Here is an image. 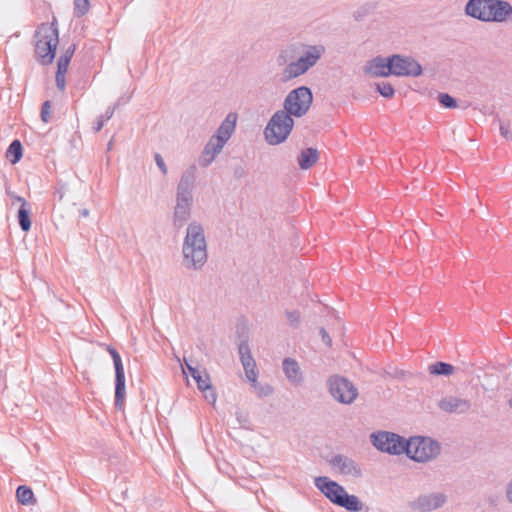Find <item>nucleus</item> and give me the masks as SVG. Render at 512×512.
<instances>
[{"label": "nucleus", "instance_id": "obj_6", "mask_svg": "<svg viewBox=\"0 0 512 512\" xmlns=\"http://www.w3.org/2000/svg\"><path fill=\"white\" fill-rule=\"evenodd\" d=\"M237 114L229 113L222 121L215 134H213L203 150L201 165L207 167L221 152L226 142L230 139L236 128Z\"/></svg>", "mask_w": 512, "mask_h": 512}, {"label": "nucleus", "instance_id": "obj_46", "mask_svg": "<svg viewBox=\"0 0 512 512\" xmlns=\"http://www.w3.org/2000/svg\"><path fill=\"white\" fill-rule=\"evenodd\" d=\"M130 99H131V96H129V97H127V98H125L124 96H122V97H120L118 100H120V105H122V104H126V103H128V102L130 101Z\"/></svg>", "mask_w": 512, "mask_h": 512}, {"label": "nucleus", "instance_id": "obj_21", "mask_svg": "<svg viewBox=\"0 0 512 512\" xmlns=\"http://www.w3.org/2000/svg\"><path fill=\"white\" fill-rule=\"evenodd\" d=\"M319 159V152L316 148L308 147L303 149L298 155V165L302 170H308L313 167Z\"/></svg>", "mask_w": 512, "mask_h": 512}, {"label": "nucleus", "instance_id": "obj_33", "mask_svg": "<svg viewBox=\"0 0 512 512\" xmlns=\"http://www.w3.org/2000/svg\"><path fill=\"white\" fill-rule=\"evenodd\" d=\"M247 379L251 382V385L256 388L258 385L256 363L253 361L252 365H243Z\"/></svg>", "mask_w": 512, "mask_h": 512}, {"label": "nucleus", "instance_id": "obj_35", "mask_svg": "<svg viewBox=\"0 0 512 512\" xmlns=\"http://www.w3.org/2000/svg\"><path fill=\"white\" fill-rule=\"evenodd\" d=\"M287 319L292 328H298L301 323V317L298 310L287 311L286 312Z\"/></svg>", "mask_w": 512, "mask_h": 512}, {"label": "nucleus", "instance_id": "obj_45", "mask_svg": "<svg viewBox=\"0 0 512 512\" xmlns=\"http://www.w3.org/2000/svg\"><path fill=\"white\" fill-rule=\"evenodd\" d=\"M79 214L81 217L86 218L89 216V210L87 208H83L79 210Z\"/></svg>", "mask_w": 512, "mask_h": 512}, {"label": "nucleus", "instance_id": "obj_27", "mask_svg": "<svg viewBox=\"0 0 512 512\" xmlns=\"http://www.w3.org/2000/svg\"><path fill=\"white\" fill-rule=\"evenodd\" d=\"M119 106H120V100H117V102L115 104H113L112 106H109L106 109L104 114L100 115L97 118V120H96V122H95V124L93 126V129H94L95 132H99L103 128L105 121H108V120H110L112 118L115 110Z\"/></svg>", "mask_w": 512, "mask_h": 512}, {"label": "nucleus", "instance_id": "obj_8", "mask_svg": "<svg viewBox=\"0 0 512 512\" xmlns=\"http://www.w3.org/2000/svg\"><path fill=\"white\" fill-rule=\"evenodd\" d=\"M440 444L429 437L415 436L407 441L405 454L416 462H427L440 454Z\"/></svg>", "mask_w": 512, "mask_h": 512}, {"label": "nucleus", "instance_id": "obj_34", "mask_svg": "<svg viewBox=\"0 0 512 512\" xmlns=\"http://www.w3.org/2000/svg\"><path fill=\"white\" fill-rule=\"evenodd\" d=\"M51 101L46 100L41 107L40 117L42 122L49 123L51 121Z\"/></svg>", "mask_w": 512, "mask_h": 512}, {"label": "nucleus", "instance_id": "obj_3", "mask_svg": "<svg viewBox=\"0 0 512 512\" xmlns=\"http://www.w3.org/2000/svg\"><path fill=\"white\" fill-rule=\"evenodd\" d=\"M185 265L188 269L199 270L207 261V245L202 225L196 221L187 227L182 247Z\"/></svg>", "mask_w": 512, "mask_h": 512}, {"label": "nucleus", "instance_id": "obj_30", "mask_svg": "<svg viewBox=\"0 0 512 512\" xmlns=\"http://www.w3.org/2000/svg\"><path fill=\"white\" fill-rule=\"evenodd\" d=\"M437 99L444 108L453 109L457 107V100L448 93H439Z\"/></svg>", "mask_w": 512, "mask_h": 512}, {"label": "nucleus", "instance_id": "obj_20", "mask_svg": "<svg viewBox=\"0 0 512 512\" xmlns=\"http://www.w3.org/2000/svg\"><path fill=\"white\" fill-rule=\"evenodd\" d=\"M282 367L284 374L290 383L298 386L303 382V375L296 360L287 357L283 360Z\"/></svg>", "mask_w": 512, "mask_h": 512}, {"label": "nucleus", "instance_id": "obj_48", "mask_svg": "<svg viewBox=\"0 0 512 512\" xmlns=\"http://www.w3.org/2000/svg\"><path fill=\"white\" fill-rule=\"evenodd\" d=\"M111 147H112V141H110V142L108 143V150H109V149H111Z\"/></svg>", "mask_w": 512, "mask_h": 512}, {"label": "nucleus", "instance_id": "obj_37", "mask_svg": "<svg viewBox=\"0 0 512 512\" xmlns=\"http://www.w3.org/2000/svg\"><path fill=\"white\" fill-rule=\"evenodd\" d=\"M255 389L257 390V394H258L259 397H266V396H269L270 394L273 393L272 386H270L268 384L261 385L258 382V385H257V387Z\"/></svg>", "mask_w": 512, "mask_h": 512}, {"label": "nucleus", "instance_id": "obj_25", "mask_svg": "<svg viewBox=\"0 0 512 512\" xmlns=\"http://www.w3.org/2000/svg\"><path fill=\"white\" fill-rule=\"evenodd\" d=\"M370 65L375 76L387 77L388 75L380 74V72L385 73L387 70H390V56L386 58L378 56L371 60Z\"/></svg>", "mask_w": 512, "mask_h": 512}, {"label": "nucleus", "instance_id": "obj_22", "mask_svg": "<svg viewBox=\"0 0 512 512\" xmlns=\"http://www.w3.org/2000/svg\"><path fill=\"white\" fill-rule=\"evenodd\" d=\"M18 224L23 232L31 229V206L29 203L21 204L17 212Z\"/></svg>", "mask_w": 512, "mask_h": 512}, {"label": "nucleus", "instance_id": "obj_1", "mask_svg": "<svg viewBox=\"0 0 512 512\" xmlns=\"http://www.w3.org/2000/svg\"><path fill=\"white\" fill-rule=\"evenodd\" d=\"M325 53L323 45L307 46L302 54H299L296 46H288L280 50L276 62L278 66H284L281 72V81L286 83L301 75H304L314 67Z\"/></svg>", "mask_w": 512, "mask_h": 512}, {"label": "nucleus", "instance_id": "obj_28", "mask_svg": "<svg viewBox=\"0 0 512 512\" xmlns=\"http://www.w3.org/2000/svg\"><path fill=\"white\" fill-rule=\"evenodd\" d=\"M238 352L242 365H252L254 359L252 357L250 347L246 340H242L238 345Z\"/></svg>", "mask_w": 512, "mask_h": 512}, {"label": "nucleus", "instance_id": "obj_17", "mask_svg": "<svg viewBox=\"0 0 512 512\" xmlns=\"http://www.w3.org/2000/svg\"><path fill=\"white\" fill-rule=\"evenodd\" d=\"M196 166H189L181 175L177 184L176 196L193 198V189L196 180Z\"/></svg>", "mask_w": 512, "mask_h": 512}, {"label": "nucleus", "instance_id": "obj_23", "mask_svg": "<svg viewBox=\"0 0 512 512\" xmlns=\"http://www.w3.org/2000/svg\"><path fill=\"white\" fill-rule=\"evenodd\" d=\"M16 498L22 505H33L36 503L32 489L26 485L18 486L16 489Z\"/></svg>", "mask_w": 512, "mask_h": 512}, {"label": "nucleus", "instance_id": "obj_44", "mask_svg": "<svg viewBox=\"0 0 512 512\" xmlns=\"http://www.w3.org/2000/svg\"><path fill=\"white\" fill-rule=\"evenodd\" d=\"M506 494H507L508 500L512 503V480L508 484Z\"/></svg>", "mask_w": 512, "mask_h": 512}, {"label": "nucleus", "instance_id": "obj_42", "mask_svg": "<svg viewBox=\"0 0 512 512\" xmlns=\"http://www.w3.org/2000/svg\"><path fill=\"white\" fill-rule=\"evenodd\" d=\"M77 46L75 43H72L70 44L66 50L64 51V53L62 54L63 56H68L69 60H71V58L73 57L74 53H75V50H76Z\"/></svg>", "mask_w": 512, "mask_h": 512}, {"label": "nucleus", "instance_id": "obj_38", "mask_svg": "<svg viewBox=\"0 0 512 512\" xmlns=\"http://www.w3.org/2000/svg\"><path fill=\"white\" fill-rule=\"evenodd\" d=\"M154 160L156 162V165L157 167L159 168V170L161 171V173L165 176L167 175L168 173V169H167V166L164 162V159L163 157L161 156L160 153H155L154 154Z\"/></svg>", "mask_w": 512, "mask_h": 512}, {"label": "nucleus", "instance_id": "obj_19", "mask_svg": "<svg viewBox=\"0 0 512 512\" xmlns=\"http://www.w3.org/2000/svg\"><path fill=\"white\" fill-rule=\"evenodd\" d=\"M126 398L125 371L115 372V397L114 406L117 410L123 411Z\"/></svg>", "mask_w": 512, "mask_h": 512}, {"label": "nucleus", "instance_id": "obj_50", "mask_svg": "<svg viewBox=\"0 0 512 512\" xmlns=\"http://www.w3.org/2000/svg\"><path fill=\"white\" fill-rule=\"evenodd\" d=\"M242 420H243V417L238 416V421H239V422H242Z\"/></svg>", "mask_w": 512, "mask_h": 512}, {"label": "nucleus", "instance_id": "obj_39", "mask_svg": "<svg viewBox=\"0 0 512 512\" xmlns=\"http://www.w3.org/2000/svg\"><path fill=\"white\" fill-rule=\"evenodd\" d=\"M70 61L68 56L61 55L57 62V71L67 72Z\"/></svg>", "mask_w": 512, "mask_h": 512}, {"label": "nucleus", "instance_id": "obj_13", "mask_svg": "<svg viewBox=\"0 0 512 512\" xmlns=\"http://www.w3.org/2000/svg\"><path fill=\"white\" fill-rule=\"evenodd\" d=\"M185 366L190 376L195 380L197 388L204 393L205 399L210 404H214L217 399V394L211 384L210 376L205 369L199 370L191 363L185 360Z\"/></svg>", "mask_w": 512, "mask_h": 512}, {"label": "nucleus", "instance_id": "obj_29", "mask_svg": "<svg viewBox=\"0 0 512 512\" xmlns=\"http://www.w3.org/2000/svg\"><path fill=\"white\" fill-rule=\"evenodd\" d=\"M106 350L112 357L115 372L124 371L122 359H121V356H120L119 352L117 351V349L111 345H107Z\"/></svg>", "mask_w": 512, "mask_h": 512}, {"label": "nucleus", "instance_id": "obj_40", "mask_svg": "<svg viewBox=\"0 0 512 512\" xmlns=\"http://www.w3.org/2000/svg\"><path fill=\"white\" fill-rule=\"evenodd\" d=\"M319 334L321 336L323 343L327 347H331L332 346V338L330 337L329 333L327 332V330L324 327H320Z\"/></svg>", "mask_w": 512, "mask_h": 512}, {"label": "nucleus", "instance_id": "obj_11", "mask_svg": "<svg viewBox=\"0 0 512 512\" xmlns=\"http://www.w3.org/2000/svg\"><path fill=\"white\" fill-rule=\"evenodd\" d=\"M373 446L390 455H400L406 452L407 441L404 437L388 431H379L371 434Z\"/></svg>", "mask_w": 512, "mask_h": 512}, {"label": "nucleus", "instance_id": "obj_14", "mask_svg": "<svg viewBox=\"0 0 512 512\" xmlns=\"http://www.w3.org/2000/svg\"><path fill=\"white\" fill-rule=\"evenodd\" d=\"M329 464L332 467V469H334L343 476H349L352 478L362 477V469L360 465L355 460L346 455H334L329 460Z\"/></svg>", "mask_w": 512, "mask_h": 512}, {"label": "nucleus", "instance_id": "obj_26", "mask_svg": "<svg viewBox=\"0 0 512 512\" xmlns=\"http://www.w3.org/2000/svg\"><path fill=\"white\" fill-rule=\"evenodd\" d=\"M454 366L450 363L437 361L429 366V372L433 375L450 376L454 373Z\"/></svg>", "mask_w": 512, "mask_h": 512}, {"label": "nucleus", "instance_id": "obj_49", "mask_svg": "<svg viewBox=\"0 0 512 512\" xmlns=\"http://www.w3.org/2000/svg\"><path fill=\"white\" fill-rule=\"evenodd\" d=\"M242 420H243V417L238 416V421H239V422H242Z\"/></svg>", "mask_w": 512, "mask_h": 512}, {"label": "nucleus", "instance_id": "obj_15", "mask_svg": "<svg viewBox=\"0 0 512 512\" xmlns=\"http://www.w3.org/2000/svg\"><path fill=\"white\" fill-rule=\"evenodd\" d=\"M446 502V496L442 493H432L428 495H421L414 500L410 507L414 511L430 512L440 508Z\"/></svg>", "mask_w": 512, "mask_h": 512}, {"label": "nucleus", "instance_id": "obj_47", "mask_svg": "<svg viewBox=\"0 0 512 512\" xmlns=\"http://www.w3.org/2000/svg\"><path fill=\"white\" fill-rule=\"evenodd\" d=\"M14 199L18 202H20L21 204H24V203H28L23 197L21 196H15Z\"/></svg>", "mask_w": 512, "mask_h": 512}, {"label": "nucleus", "instance_id": "obj_2", "mask_svg": "<svg viewBox=\"0 0 512 512\" xmlns=\"http://www.w3.org/2000/svg\"><path fill=\"white\" fill-rule=\"evenodd\" d=\"M464 12L481 22H512V4L506 0H468Z\"/></svg>", "mask_w": 512, "mask_h": 512}, {"label": "nucleus", "instance_id": "obj_32", "mask_svg": "<svg viewBox=\"0 0 512 512\" xmlns=\"http://www.w3.org/2000/svg\"><path fill=\"white\" fill-rule=\"evenodd\" d=\"M376 89L384 98H392L395 94V89L389 82L377 83Z\"/></svg>", "mask_w": 512, "mask_h": 512}, {"label": "nucleus", "instance_id": "obj_12", "mask_svg": "<svg viewBox=\"0 0 512 512\" xmlns=\"http://www.w3.org/2000/svg\"><path fill=\"white\" fill-rule=\"evenodd\" d=\"M422 71V66L414 58L394 54L390 56V70L380 74L417 77L422 74Z\"/></svg>", "mask_w": 512, "mask_h": 512}, {"label": "nucleus", "instance_id": "obj_36", "mask_svg": "<svg viewBox=\"0 0 512 512\" xmlns=\"http://www.w3.org/2000/svg\"><path fill=\"white\" fill-rule=\"evenodd\" d=\"M67 72L56 71V86L60 91H64L66 87V75Z\"/></svg>", "mask_w": 512, "mask_h": 512}, {"label": "nucleus", "instance_id": "obj_31", "mask_svg": "<svg viewBox=\"0 0 512 512\" xmlns=\"http://www.w3.org/2000/svg\"><path fill=\"white\" fill-rule=\"evenodd\" d=\"M90 8L89 0H74V16H84Z\"/></svg>", "mask_w": 512, "mask_h": 512}, {"label": "nucleus", "instance_id": "obj_24", "mask_svg": "<svg viewBox=\"0 0 512 512\" xmlns=\"http://www.w3.org/2000/svg\"><path fill=\"white\" fill-rule=\"evenodd\" d=\"M23 156V147L20 140L15 139L13 140L7 151H6V158L12 163L16 164L18 163Z\"/></svg>", "mask_w": 512, "mask_h": 512}, {"label": "nucleus", "instance_id": "obj_9", "mask_svg": "<svg viewBox=\"0 0 512 512\" xmlns=\"http://www.w3.org/2000/svg\"><path fill=\"white\" fill-rule=\"evenodd\" d=\"M312 102V90L307 86H299L287 94L283 103V111L291 117L300 118L309 111Z\"/></svg>", "mask_w": 512, "mask_h": 512}, {"label": "nucleus", "instance_id": "obj_18", "mask_svg": "<svg viewBox=\"0 0 512 512\" xmlns=\"http://www.w3.org/2000/svg\"><path fill=\"white\" fill-rule=\"evenodd\" d=\"M470 402L457 397H446L439 402V408L448 413H465L470 409Z\"/></svg>", "mask_w": 512, "mask_h": 512}, {"label": "nucleus", "instance_id": "obj_10", "mask_svg": "<svg viewBox=\"0 0 512 512\" xmlns=\"http://www.w3.org/2000/svg\"><path fill=\"white\" fill-rule=\"evenodd\" d=\"M328 392L332 398L344 405L352 404L358 397V388L348 378L334 374L327 379Z\"/></svg>", "mask_w": 512, "mask_h": 512}, {"label": "nucleus", "instance_id": "obj_41", "mask_svg": "<svg viewBox=\"0 0 512 512\" xmlns=\"http://www.w3.org/2000/svg\"><path fill=\"white\" fill-rule=\"evenodd\" d=\"M246 174H247L246 169L242 165H237L233 168V176L237 180L245 177Z\"/></svg>", "mask_w": 512, "mask_h": 512}, {"label": "nucleus", "instance_id": "obj_43", "mask_svg": "<svg viewBox=\"0 0 512 512\" xmlns=\"http://www.w3.org/2000/svg\"><path fill=\"white\" fill-rule=\"evenodd\" d=\"M500 133L504 138H508L510 135V129L508 125L503 123L500 124Z\"/></svg>", "mask_w": 512, "mask_h": 512}, {"label": "nucleus", "instance_id": "obj_4", "mask_svg": "<svg viewBox=\"0 0 512 512\" xmlns=\"http://www.w3.org/2000/svg\"><path fill=\"white\" fill-rule=\"evenodd\" d=\"M314 485L331 503L348 512H360L364 508L359 497L349 494L342 485L327 476L316 477Z\"/></svg>", "mask_w": 512, "mask_h": 512}, {"label": "nucleus", "instance_id": "obj_5", "mask_svg": "<svg viewBox=\"0 0 512 512\" xmlns=\"http://www.w3.org/2000/svg\"><path fill=\"white\" fill-rule=\"evenodd\" d=\"M35 59L42 65L54 61L59 44V32L55 23H42L35 31Z\"/></svg>", "mask_w": 512, "mask_h": 512}, {"label": "nucleus", "instance_id": "obj_16", "mask_svg": "<svg viewBox=\"0 0 512 512\" xmlns=\"http://www.w3.org/2000/svg\"><path fill=\"white\" fill-rule=\"evenodd\" d=\"M193 198L176 196V205L173 212V225L182 228L191 216Z\"/></svg>", "mask_w": 512, "mask_h": 512}, {"label": "nucleus", "instance_id": "obj_7", "mask_svg": "<svg viewBox=\"0 0 512 512\" xmlns=\"http://www.w3.org/2000/svg\"><path fill=\"white\" fill-rule=\"evenodd\" d=\"M294 127V120L283 110L276 111L267 123L264 130L265 140L270 145L283 143Z\"/></svg>", "mask_w": 512, "mask_h": 512}]
</instances>
